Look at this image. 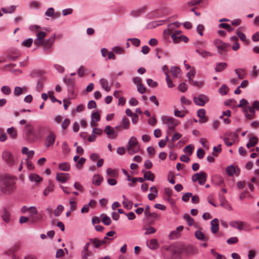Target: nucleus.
<instances>
[{
  "instance_id": "obj_26",
  "label": "nucleus",
  "mask_w": 259,
  "mask_h": 259,
  "mask_svg": "<svg viewBox=\"0 0 259 259\" xmlns=\"http://www.w3.org/2000/svg\"><path fill=\"white\" fill-rule=\"evenodd\" d=\"M227 172L229 176H232L233 175H239V169L238 167H235L233 165H230L227 168Z\"/></svg>"
},
{
  "instance_id": "obj_57",
  "label": "nucleus",
  "mask_w": 259,
  "mask_h": 259,
  "mask_svg": "<svg viewBox=\"0 0 259 259\" xmlns=\"http://www.w3.org/2000/svg\"><path fill=\"white\" fill-rule=\"evenodd\" d=\"M199 142L201 144L202 146L205 148L206 149L208 150L209 148V143L207 141V140L205 138H201L199 140Z\"/></svg>"
},
{
  "instance_id": "obj_20",
  "label": "nucleus",
  "mask_w": 259,
  "mask_h": 259,
  "mask_svg": "<svg viewBox=\"0 0 259 259\" xmlns=\"http://www.w3.org/2000/svg\"><path fill=\"white\" fill-rule=\"evenodd\" d=\"M90 243L87 242L85 246L83 247V250L81 251V259H87L89 255L92 254L91 251H89V248Z\"/></svg>"
},
{
  "instance_id": "obj_39",
  "label": "nucleus",
  "mask_w": 259,
  "mask_h": 259,
  "mask_svg": "<svg viewBox=\"0 0 259 259\" xmlns=\"http://www.w3.org/2000/svg\"><path fill=\"white\" fill-rule=\"evenodd\" d=\"M196 52L203 58H207L212 55V53L205 50L197 49Z\"/></svg>"
},
{
  "instance_id": "obj_23",
  "label": "nucleus",
  "mask_w": 259,
  "mask_h": 259,
  "mask_svg": "<svg viewBox=\"0 0 259 259\" xmlns=\"http://www.w3.org/2000/svg\"><path fill=\"white\" fill-rule=\"evenodd\" d=\"M100 84L102 88L107 92L111 90V87L109 85L108 81L105 78H101L99 80Z\"/></svg>"
},
{
  "instance_id": "obj_58",
  "label": "nucleus",
  "mask_w": 259,
  "mask_h": 259,
  "mask_svg": "<svg viewBox=\"0 0 259 259\" xmlns=\"http://www.w3.org/2000/svg\"><path fill=\"white\" fill-rule=\"evenodd\" d=\"M113 51L117 54H122L124 53V49L122 47L116 46L112 48Z\"/></svg>"
},
{
  "instance_id": "obj_37",
  "label": "nucleus",
  "mask_w": 259,
  "mask_h": 259,
  "mask_svg": "<svg viewBox=\"0 0 259 259\" xmlns=\"http://www.w3.org/2000/svg\"><path fill=\"white\" fill-rule=\"evenodd\" d=\"M16 7V6L12 5L7 8H2L1 10L5 14H12L15 11Z\"/></svg>"
},
{
  "instance_id": "obj_12",
  "label": "nucleus",
  "mask_w": 259,
  "mask_h": 259,
  "mask_svg": "<svg viewBox=\"0 0 259 259\" xmlns=\"http://www.w3.org/2000/svg\"><path fill=\"white\" fill-rule=\"evenodd\" d=\"M213 44L219 51L223 52H227L228 51L229 45L219 39H214L213 40Z\"/></svg>"
},
{
  "instance_id": "obj_44",
  "label": "nucleus",
  "mask_w": 259,
  "mask_h": 259,
  "mask_svg": "<svg viewBox=\"0 0 259 259\" xmlns=\"http://www.w3.org/2000/svg\"><path fill=\"white\" fill-rule=\"evenodd\" d=\"M121 126L124 130H127L129 128L130 121L129 119L125 116H124L122 119Z\"/></svg>"
},
{
  "instance_id": "obj_64",
  "label": "nucleus",
  "mask_w": 259,
  "mask_h": 259,
  "mask_svg": "<svg viewBox=\"0 0 259 259\" xmlns=\"http://www.w3.org/2000/svg\"><path fill=\"white\" fill-rule=\"evenodd\" d=\"M144 9H140L137 10H134L131 12V15L134 17H138L141 13L143 12Z\"/></svg>"
},
{
  "instance_id": "obj_8",
  "label": "nucleus",
  "mask_w": 259,
  "mask_h": 259,
  "mask_svg": "<svg viewBox=\"0 0 259 259\" xmlns=\"http://www.w3.org/2000/svg\"><path fill=\"white\" fill-rule=\"evenodd\" d=\"M30 218L32 219L33 222H37L42 219L41 214H38L37 210L35 206H32L29 207Z\"/></svg>"
},
{
  "instance_id": "obj_42",
  "label": "nucleus",
  "mask_w": 259,
  "mask_h": 259,
  "mask_svg": "<svg viewBox=\"0 0 259 259\" xmlns=\"http://www.w3.org/2000/svg\"><path fill=\"white\" fill-rule=\"evenodd\" d=\"M196 74V71L194 68H192L186 74V76L188 78L189 82L193 81L192 77Z\"/></svg>"
},
{
  "instance_id": "obj_53",
  "label": "nucleus",
  "mask_w": 259,
  "mask_h": 259,
  "mask_svg": "<svg viewBox=\"0 0 259 259\" xmlns=\"http://www.w3.org/2000/svg\"><path fill=\"white\" fill-rule=\"evenodd\" d=\"M219 27L227 29L229 32H231L234 30V28L232 27L230 25L227 23H221L219 24Z\"/></svg>"
},
{
  "instance_id": "obj_31",
  "label": "nucleus",
  "mask_w": 259,
  "mask_h": 259,
  "mask_svg": "<svg viewBox=\"0 0 259 259\" xmlns=\"http://www.w3.org/2000/svg\"><path fill=\"white\" fill-rule=\"evenodd\" d=\"M144 173V178L145 180L151 181L153 182L155 179V176L150 171H145L144 170H142Z\"/></svg>"
},
{
  "instance_id": "obj_40",
  "label": "nucleus",
  "mask_w": 259,
  "mask_h": 259,
  "mask_svg": "<svg viewBox=\"0 0 259 259\" xmlns=\"http://www.w3.org/2000/svg\"><path fill=\"white\" fill-rule=\"evenodd\" d=\"M227 65H228L225 62L218 63L216 64L215 70L217 72L222 71L227 67Z\"/></svg>"
},
{
  "instance_id": "obj_22",
  "label": "nucleus",
  "mask_w": 259,
  "mask_h": 259,
  "mask_svg": "<svg viewBox=\"0 0 259 259\" xmlns=\"http://www.w3.org/2000/svg\"><path fill=\"white\" fill-rule=\"evenodd\" d=\"M106 175L108 178H117L118 176V171L116 169L108 168L106 169Z\"/></svg>"
},
{
  "instance_id": "obj_9",
  "label": "nucleus",
  "mask_w": 259,
  "mask_h": 259,
  "mask_svg": "<svg viewBox=\"0 0 259 259\" xmlns=\"http://www.w3.org/2000/svg\"><path fill=\"white\" fill-rule=\"evenodd\" d=\"M55 140L56 135L55 133L52 131L50 132L45 139L44 144L45 147L49 148L53 146L55 142Z\"/></svg>"
},
{
  "instance_id": "obj_62",
  "label": "nucleus",
  "mask_w": 259,
  "mask_h": 259,
  "mask_svg": "<svg viewBox=\"0 0 259 259\" xmlns=\"http://www.w3.org/2000/svg\"><path fill=\"white\" fill-rule=\"evenodd\" d=\"M62 149L64 153H68L70 151L69 147L66 142H64L62 145Z\"/></svg>"
},
{
  "instance_id": "obj_47",
  "label": "nucleus",
  "mask_w": 259,
  "mask_h": 259,
  "mask_svg": "<svg viewBox=\"0 0 259 259\" xmlns=\"http://www.w3.org/2000/svg\"><path fill=\"white\" fill-rule=\"evenodd\" d=\"M64 210V206L62 205L59 204L57 206V208L54 210V215L56 217H58L60 215Z\"/></svg>"
},
{
  "instance_id": "obj_63",
  "label": "nucleus",
  "mask_w": 259,
  "mask_h": 259,
  "mask_svg": "<svg viewBox=\"0 0 259 259\" xmlns=\"http://www.w3.org/2000/svg\"><path fill=\"white\" fill-rule=\"evenodd\" d=\"M187 111H184V112H182L180 110H175V112H174V115L176 117H179L183 118V117H184L185 116V115L187 113Z\"/></svg>"
},
{
  "instance_id": "obj_60",
  "label": "nucleus",
  "mask_w": 259,
  "mask_h": 259,
  "mask_svg": "<svg viewBox=\"0 0 259 259\" xmlns=\"http://www.w3.org/2000/svg\"><path fill=\"white\" fill-rule=\"evenodd\" d=\"M44 87V80L42 79H40L37 82L36 85V89L38 92H40L42 91Z\"/></svg>"
},
{
  "instance_id": "obj_34",
  "label": "nucleus",
  "mask_w": 259,
  "mask_h": 259,
  "mask_svg": "<svg viewBox=\"0 0 259 259\" xmlns=\"http://www.w3.org/2000/svg\"><path fill=\"white\" fill-rule=\"evenodd\" d=\"M27 91V88L23 87L22 88L20 87H16L14 91V95L15 96H19L23 94V92H25Z\"/></svg>"
},
{
  "instance_id": "obj_51",
  "label": "nucleus",
  "mask_w": 259,
  "mask_h": 259,
  "mask_svg": "<svg viewBox=\"0 0 259 259\" xmlns=\"http://www.w3.org/2000/svg\"><path fill=\"white\" fill-rule=\"evenodd\" d=\"M236 34L242 41H244L246 44H248L249 42L247 40L246 35L244 33H242L239 31H237Z\"/></svg>"
},
{
  "instance_id": "obj_49",
  "label": "nucleus",
  "mask_w": 259,
  "mask_h": 259,
  "mask_svg": "<svg viewBox=\"0 0 259 259\" xmlns=\"http://www.w3.org/2000/svg\"><path fill=\"white\" fill-rule=\"evenodd\" d=\"M7 133L13 139L16 138L17 137V131L13 127L8 128L7 129Z\"/></svg>"
},
{
  "instance_id": "obj_54",
  "label": "nucleus",
  "mask_w": 259,
  "mask_h": 259,
  "mask_svg": "<svg viewBox=\"0 0 259 259\" xmlns=\"http://www.w3.org/2000/svg\"><path fill=\"white\" fill-rule=\"evenodd\" d=\"M229 89L225 84H223L219 89V93L222 95H226L228 92Z\"/></svg>"
},
{
  "instance_id": "obj_55",
  "label": "nucleus",
  "mask_w": 259,
  "mask_h": 259,
  "mask_svg": "<svg viewBox=\"0 0 259 259\" xmlns=\"http://www.w3.org/2000/svg\"><path fill=\"white\" fill-rule=\"evenodd\" d=\"M86 161L85 158L81 157L76 163V167L78 169H80L82 168V165L85 163Z\"/></svg>"
},
{
  "instance_id": "obj_36",
  "label": "nucleus",
  "mask_w": 259,
  "mask_h": 259,
  "mask_svg": "<svg viewBox=\"0 0 259 259\" xmlns=\"http://www.w3.org/2000/svg\"><path fill=\"white\" fill-rule=\"evenodd\" d=\"M176 28L174 26V24H169L167 27L164 30V32L167 35H171V34L174 33L177 30H176Z\"/></svg>"
},
{
  "instance_id": "obj_56",
  "label": "nucleus",
  "mask_w": 259,
  "mask_h": 259,
  "mask_svg": "<svg viewBox=\"0 0 259 259\" xmlns=\"http://www.w3.org/2000/svg\"><path fill=\"white\" fill-rule=\"evenodd\" d=\"M193 147L191 145H189L186 146L184 149V152L187 153L189 156H190L192 153Z\"/></svg>"
},
{
  "instance_id": "obj_21",
  "label": "nucleus",
  "mask_w": 259,
  "mask_h": 259,
  "mask_svg": "<svg viewBox=\"0 0 259 259\" xmlns=\"http://www.w3.org/2000/svg\"><path fill=\"white\" fill-rule=\"evenodd\" d=\"M210 225L211 231L213 234L216 233L219 229L218 219L217 218L213 219L210 222Z\"/></svg>"
},
{
  "instance_id": "obj_5",
  "label": "nucleus",
  "mask_w": 259,
  "mask_h": 259,
  "mask_svg": "<svg viewBox=\"0 0 259 259\" xmlns=\"http://www.w3.org/2000/svg\"><path fill=\"white\" fill-rule=\"evenodd\" d=\"M181 33V31L177 30L171 34V38L174 44H178L182 41L186 43L189 41V38L186 36L182 35Z\"/></svg>"
},
{
  "instance_id": "obj_14",
  "label": "nucleus",
  "mask_w": 259,
  "mask_h": 259,
  "mask_svg": "<svg viewBox=\"0 0 259 259\" xmlns=\"http://www.w3.org/2000/svg\"><path fill=\"white\" fill-rule=\"evenodd\" d=\"M2 157L4 160L9 165H12L14 164V159L12 154L8 151L3 152Z\"/></svg>"
},
{
  "instance_id": "obj_41",
  "label": "nucleus",
  "mask_w": 259,
  "mask_h": 259,
  "mask_svg": "<svg viewBox=\"0 0 259 259\" xmlns=\"http://www.w3.org/2000/svg\"><path fill=\"white\" fill-rule=\"evenodd\" d=\"M195 237L200 240L206 241L207 238H206L204 234L200 230H197L195 232Z\"/></svg>"
},
{
  "instance_id": "obj_17",
  "label": "nucleus",
  "mask_w": 259,
  "mask_h": 259,
  "mask_svg": "<svg viewBox=\"0 0 259 259\" xmlns=\"http://www.w3.org/2000/svg\"><path fill=\"white\" fill-rule=\"evenodd\" d=\"M145 218L150 221L151 223H153L155 221H159L161 219L160 214L156 212H150Z\"/></svg>"
},
{
  "instance_id": "obj_13",
  "label": "nucleus",
  "mask_w": 259,
  "mask_h": 259,
  "mask_svg": "<svg viewBox=\"0 0 259 259\" xmlns=\"http://www.w3.org/2000/svg\"><path fill=\"white\" fill-rule=\"evenodd\" d=\"M56 35L54 34L49 39L42 41V43L40 45H42L45 50H48L52 48L54 44Z\"/></svg>"
},
{
  "instance_id": "obj_18",
  "label": "nucleus",
  "mask_w": 259,
  "mask_h": 259,
  "mask_svg": "<svg viewBox=\"0 0 259 259\" xmlns=\"http://www.w3.org/2000/svg\"><path fill=\"white\" fill-rule=\"evenodd\" d=\"M46 36V33L44 31H38L36 34V39L34 40V44L39 46L44 40V38Z\"/></svg>"
},
{
  "instance_id": "obj_59",
  "label": "nucleus",
  "mask_w": 259,
  "mask_h": 259,
  "mask_svg": "<svg viewBox=\"0 0 259 259\" xmlns=\"http://www.w3.org/2000/svg\"><path fill=\"white\" fill-rule=\"evenodd\" d=\"M33 42V39L31 38H29L27 39L24 40L23 41L22 45V46L29 48L31 47L32 44Z\"/></svg>"
},
{
  "instance_id": "obj_24",
  "label": "nucleus",
  "mask_w": 259,
  "mask_h": 259,
  "mask_svg": "<svg viewBox=\"0 0 259 259\" xmlns=\"http://www.w3.org/2000/svg\"><path fill=\"white\" fill-rule=\"evenodd\" d=\"M170 71L174 77L180 78L182 75L181 69L177 66H172L170 68Z\"/></svg>"
},
{
  "instance_id": "obj_35",
  "label": "nucleus",
  "mask_w": 259,
  "mask_h": 259,
  "mask_svg": "<svg viewBox=\"0 0 259 259\" xmlns=\"http://www.w3.org/2000/svg\"><path fill=\"white\" fill-rule=\"evenodd\" d=\"M29 178L30 181L34 182L37 183L40 182L42 180V179L40 177L34 173L30 174L29 176Z\"/></svg>"
},
{
  "instance_id": "obj_30",
  "label": "nucleus",
  "mask_w": 259,
  "mask_h": 259,
  "mask_svg": "<svg viewBox=\"0 0 259 259\" xmlns=\"http://www.w3.org/2000/svg\"><path fill=\"white\" fill-rule=\"evenodd\" d=\"M235 72L239 79H242L246 76V70L243 68H237L235 69Z\"/></svg>"
},
{
  "instance_id": "obj_48",
  "label": "nucleus",
  "mask_w": 259,
  "mask_h": 259,
  "mask_svg": "<svg viewBox=\"0 0 259 259\" xmlns=\"http://www.w3.org/2000/svg\"><path fill=\"white\" fill-rule=\"evenodd\" d=\"M10 214L9 212L6 209H5L3 214L2 215L3 221L6 223H9L10 221Z\"/></svg>"
},
{
  "instance_id": "obj_61",
  "label": "nucleus",
  "mask_w": 259,
  "mask_h": 259,
  "mask_svg": "<svg viewBox=\"0 0 259 259\" xmlns=\"http://www.w3.org/2000/svg\"><path fill=\"white\" fill-rule=\"evenodd\" d=\"M127 41H131L132 44L136 47L139 46L140 44V40L137 38H130L127 39Z\"/></svg>"
},
{
  "instance_id": "obj_25",
  "label": "nucleus",
  "mask_w": 259,
  "mask_h": 259,
  "mask_svg": "<svg viewBox=\"0 0 259 259\" xmlns=\"http://www.w3.org/2000/svg\"><path fill=\"white\" fill-rule=\"evenodd\" d=\"M147 246L151 249H155L158 248L159 244L156 239L153 238L147 242Z\"/></svg>"
},
{
  "instance_id": "obj_52",
  "label": "nucleus",
  "mask_w": 259,
  "mask_h": 259,
  "mask_svg": "<svg viewBox=\"0 0 259 259\" xmlns=\"http://www.w3.org/2000/svg\"><path fill=\"white\" fill-rule=\"evenodd\" d=\"M91 119L93 122H98L100 120V116L98 112H95L92 113Z\"/></svg>"
},
{
  "instance_id": "obj_43",
  "label": "nucleus",
  "mask_w": 259,
  "mask_h": 259,
  "mask_svg": "<svg viewBox=\"0 0 259 259\" xmlns=\"http://www.w3.org/2000/svg\"><path fill=\"white\" fill-rule=\"evenodd\" d=\"M258 142V139L255 137H252L250 138L249 142L247 144L246 147L248 148L254 146Z\"/></svg>"
},
{
  "instance_id": "obj_16",
  "label": "nucleus",
  "mask_w": 259,
  "mask_h": 259,
  "mask_svg": "<svg viewBox=\"0 0 259 259\" xmlns=\"http://www.w3.org/2000/svg\"><path fill=\"white\" fill-rule=\"evenodd\" d=\"M70 175L68 173H57L56 179L57 181L65 183L70 179Z\"/></svg>"
},
{
  "instance_id": "obj_38",
  "label": "nucleus",
  "mask_w": 259,
  "mask_h": 259,
  "mask_svg": "<svg viewBox=\"0 0 259 259\" xmlns=\"http://www.w3.org/2000/svg\"><path fill=\"white\" fill-rule=\"evenodd\" d=\"M100 218H101L102 222L104 225H105L106 226H109L111 224V219L110 218V217L107 216L106 214H104V213L101 214L100 215Z\"/></svg>"
},
{
  "instance_id": "obj_3",
  "label": "nucleus",
  "mask_w": 259,
  "mask_h": 259,
  "mask_svg": "<svg viewBox=\"0 0 259 259\" xmlns=\"http://www.w3.org/2000/svg\"><path fill=\"white\" fill-rule=\"evenodd\" d=\"M162 123L167 125L169 130L174 131L178 125V121L172 117L162 116L161 118Z\"/></svg>"
},
{
  "instance_id": "obj_33",
  "label": "nucleus",
  "mask_w": 259,
  "mask_h": 259,
  "mask_svg": "<svg viewBox=\"0 0 259 259\" xmlns=\"http://www.w3.org/2000/svg\"><path fill=\"white\" fill-rule=\"evenodd\" d=\"M58 167L59 169L62 171H68L70 169V164L67 162H63L59 163Z\"/></svg>"
},
{
  "instance_id": "obj_45",
  "label": "nucleus",
  "mask_w": 259,
  "mask_h": 259,
  "mask_svg": "<svg viewBox=\"0 0 259 259\" xmlns=\"http://www.w3.org/2000/svg\"><path fill=\"white\" fill-rule=\"evenodd\" d=\"M123 201L122 202L124 208L130 209L132 207V202L126 199L124 195L122 196Z\"/></svg>"
},
{
  "instance_id": "obj_28",
  "label": "nucleus",
  "mask_w": 259,
  "mask_h": 259,
  "mask_svg": "<svg viewBox=\"0 0 259 259\" xmlns=\"http://www.w3.org/2000/svg\"><path fill=\"white\" fill-rule=\"evenodd\" d=\"M183 219L187 222L188 226H191L194 225L195 228H198L197 224H195L194 220L192 218H191L189 214H185L183 215Z\"/></svg>"
},
{
  "instance_id": "obj_7",
  "label": "nucleus",
  "mask_w": 259,
  "mask_h": 259,
  "mask_svg": "<svg viewBox=\"0 0 259 259\" xmlns=\"http://www.w3.org/2000/svg\"><path fill=\"white\" fill-rule=\"evenodd\" d=\"M113 240V238H108L105 237L103 239L100 240L98 238H91L90 239V242L93 243L96 248L100 247L101 245L107 244L110 243Z\"/></svg>"
},
{
  "instance_id": "obj_1",
  "label": "nucleus",
  "mask_w": 259,
  "mask_h": 259,
  "mask_svg": "<svg viewBox=\"0 0 259 259\" xmlns=\"http://www.w3.org/2000/svg\"><path fill=\"white\" fill-rule=\"evenodd\" d=\"M0 189L6 194L13 193L16 189L15 179L9 176L1 177Z\"/></svg>"
},
{
  "instance_id": "obj_27",
  "label": "nucleus",
  "mask_w": 259,
  "mask_h": 259,
  "mask_svg": "<svg viewBox=\"0 0 259 259\" xmlns=\"http://www.w3.org/2000/svg\"><path fill=\"white\" fill-rule=\"evenodd\" d=\"M197 116L200 118V123H204L206 122L207 118L205 117V111L204 109H200L198 110Z\"/></svg>"
},
{
  "instance_id": "obj_6",
  "label": "nucleus",
  "mask_w": 259,
  "mask_h": 259,
  "mask_svg": "<svg viewBox=\"0 0 259 259\" xmlns=\"http://www.w3.org/2000/svg\"><path fill=\"white\" fill-rule=\"evenodd\" d=\"M207 174L204 171H200L195 174L192 177V181L194 182L198 181L200 185H203L207 180Z\"/></svg>"
},
{
  "instance_id": "obj_46",
  "label": "nucleus",
  "mask_w": 259,
  "mask_h": 259,
  "mask_svg": "<svg viewBox=\"0 0 259 259\" xmlns=\"http://www.w3.org/2000/svg\"><path fill=\"white\" fill-rule=\"evenodd\" d=\"M143 230H145V234L149 235L150 234L155 233L156 232V229L153 227L149 226L148 227H144Z\"/></svg>"
},
{
  "instance_id": "obj_32",
  "label": "nucleus",
  "mask_w": 259,
  "mask_h": 259,
  "mask_svg": "<svg viewBox=\"0 0 259 259\" xmlns=\"http://www.w3.org/2000/svg\"><path fill=\"white\" fill-rule=\"evenodd\" d=\"M103 181V177H101L99 175H95L93 176L92 183L96 186H100Z\"/></svg>"
},
{
  "instance_id": "obj_11",
  "label": "nucleus",
  "mask_w": 259,
  "mask_h": 259,
  "mask_svg": "<svg viewBox=\"0 0 259 259\" xmlns=\"http://www.w3.org/2000/svg\"><path fill=\"white\" fill-rule=\"evenodd\" d=\"M193 100L196 105L203 106L208 101V99L207 96L201 94L197 97H194Z\"/></svg>"
},
{
  "instance_id": "obj_4",
  "label": "nucleus",
  "mask_w": 259,
  "mask_h": 259,
  "mask_svg": "<svg viewBox=\"0 0 259 259\" xmlns=\"http://www.w3.org/2000/svg\"><path fill=\"white\" fill-rule=\"evenodd\" d=\"M24 131L29 141L34 142L37 140V136L35 133L34 127L31 124H26Z\"/></svg>"
},
{
  "instance_id": "obj_15",
  "label": "nucleus",
  "mask_w": 259,
  "mask_h": 259,
  "mask_svg": "<svg viewBox=\"0 0 259 259\" xmlns=\"http://www.w3.org/2000/svg\"><path fill=\"white\" fill-rule=\"evenodd\" d=\"M105 133L107 135L108 138L111 139H115L117 138V134L114 129L110 125H107L105 127Z\"/></svg>"
},
{
  "instance_id": "obj_2",
  "label": "nucleus",
  "mask_w": 259,
  "mask_h": 259,
  "mask_svg": "<svg viewBox=\"0 0 259 259\" xmlns=\"http://www.w3.org/2000/svg\"><path fill=\"white\" fill-rule=\"evenodd\" d=\"M126 149L128 153L130 155H134L140 151V146L135 137L130 138L127 143Z\"/></svg>"
},
{
  "instance_id": "obj_10",
  "label": "nucleus",
  "mask_w": 259,
  "mask_h": 259,
  "mask_svg": "<svg viewBox=\"0 0 259 259\" xmlns=\"http://www.w3.org/2000/svg\"><path fill=\"white\" fill-rule=\"evenodd\" d=\"M230 225L239 230H244L247 227L246 222L241 221H234L230 223Z\"/></svg>"
},
{
  "instance_id": "obj_19",
  "label": "nucleus",
  "mask_w": 259,
  "mask_h": 259,
  "mask_svg": "<svg viewBox=\"0 0 259 259\" xmlns=\"http://www.w3.org/2000/svg\"><path fill=\"white\" fill-rule=\"evenodd\" d=\"M54 185L51 180H49L48 185L46 187L43 192V195L45 197L47 196L50 193L54 191Z\"/></svg>"
},
{
  "instance_id": "obj_29",
  "label": "nucleus",
  "mask_w": 259,
  "mask_h": 259,
  "mask_svg": "<svg viewBox=\"0 0 259 259\" xmlns=\"http://www.w3.org/2000/svg\"><path fill=\"white\" fill-rule=\"evenodd\" d=\"M150 193L148 194V197L150 200H153L158 195V191L156 187H152L150 188Z\"/></svg>"
},
{
  "instance_id": "obj_50",
  "label": "nucleus",
  "mask_w": 259,
  "mask_h": 259,
  "mask_svg": "<svg viewBox=\"0 0 259 259\" xmlns=\"http://www.w3.org/2000/svg\"><path fill=\"white\" fill-rule=\"evenodd\" d=\"M1 92L6 95H9L11 93V89L8 85H4L1 88Z\"/></svg>"
}]
</instances>
